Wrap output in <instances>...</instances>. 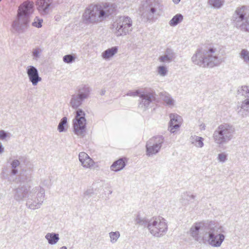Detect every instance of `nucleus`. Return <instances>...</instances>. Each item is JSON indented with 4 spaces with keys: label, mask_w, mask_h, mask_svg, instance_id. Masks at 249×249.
<instances>
[{
    "label": "nucleus",
    "mask_w": 249,
    "mask_h": 249,
    "mask_svg": "<svg viewBox=\"0 0 249 249\" xmlns=\"http://www.w3.org/2000/svg\"><path fill=\"white\" fill-rule=\"evenodd\" d=\"M224 228L213 221L195 223L190 230L193 239L199 243H207L213 247H219L224 241Z\"/></svg>",
    "instance_id": "f257e3e1"
},
{
    "label": "nucleus",
    "mask_w": 249,
    "mask_h": 249,
    "mask_svg": "<svg viewBox=\"0 0 249 249\" xmlns=\"http://www.w3.org/2000/svg\"><path fill=\"white\" fill-rule=\"evenodd\" d=\"M219 52L212 46H205L196 50L192 57V61L203 67L213 68L219 66L223 59L218 57Z\"/></svg>",
    "instance_id": "f03ea898"
},
{
    "label": "nucleus",
    "mask_w": 249,
    "mask_h": 249,
    "mask_svg": "<svg viewBox=\"0 0 249 249\" xmlns=\"http://www.w3.org/2000/svg\"><path fill=\"white\" fill-rule=\"evenodd\" d=\"M34 7V3L30 1H25L19 6L16 19L12 24L13 33L19 34L26 32L29 26Z\"/></svg>",
    "instance_id": "7ed1b4c3"
},
{
    "label": "nucleus",
    "mask_w": 249,
    "mask_h": 249,
    "mask_svg": "<svg viewBox=\"0 0 249 249\" xmlns=\"http://www.w3.org/2000/svg\"><path fill=\"white\" fill-rule=\"evenodd\" d=\"M84 101L77 94L75 93L71 96L70 101L71 107L76 109L74 118L72 121L73 132L75 134L80 136H84L86 130V114L82 109L78 108Z\"/></svg>",
    "instance_id": "20e7f679"
},
{
    "label": "nucleus",
    "mask_w": 249,
    "mask_h": 249,
    "mask_svg": "<svg viewBox=\"0 0 249 249\" xmlns=\"http://www.w3.org/2000/svg\"><path fill=\"white\" fill-rule=\"evenodd\" d=\"M142 17L147 21H155L158 17L161 15L163 5L159 0H143L139 7Z\"/></svg>",
    "instance_id": "39448f33"
},
{
    "label": "nucleus",
    "mask_w": 249,
    "mask_h": 249,
    "mask_svg": "<svg viewBox=\"0 0 249 249\" xmlns=\"http://www.w3.org/2000/svg\"><path fill=\"white\" fill-rule=\"evenodd\" d=\"M231 20L237 29L249 33V6L242 5L237 7Z\"/></svg>",
    "instance_id": "423d86ee"
},
{
    "label": "nucleus",
    "mask_w": 249,
    "mask_h": 249,
    "mask_svg": "<svg viewBox=\"0 0 249 249\" xmlns=\"http://www.w3.org/2000/svg\"><path fill=\"white\" fill-rule=\"evenodd\" d=\"M231 20L237 29L249 33V6L242 5L237 7Z\"/></svg>",
    "instance_id": "0eeeda50"
},
{
    "label": "nucleus",
    "mask_w": 249,
    "mask_h": 249,
    "mask_svg": "<svg viewBox=\"0 0 249 249\" xmlns=\"http://www.w3.org/2000/svg\"><path fill=\"white\" fill-rule=\"evenodd\" d=\"M235 133L234 127L228 123L220 124L214 131L213 138L219 146L223 145L231 141Z\"/></svg>",
    "instance_id": "6e6552de"
},
{
    "label": "nucleus",
    "mask_w": 249,
    "mask_h": 249,
    "mask_svg": "<svg viewBox=\"0 0 249 249\" xmlns=\"http://www.w3.org/2000/svg\"><path fill=\"white\" fill-rule=\"evenodd\" d=\"M45 197V190L41 186L36 187L29 192L26 201V206L32 210L39 208L42 205Z\"/></svg>",
    "instance_id": "1a4fd4ad"
},
{
    "label": "nucleus",
    "mask_w": 249,
    "mask_h": 249,
    "mask_svg": "<svg viewBox=\"0 0 249 249\" xmlns=\"http://www.w3.org/2000/svg\"><path fill=\"white\" fill-rule=\"evenodd\" d=\"M103 15L101 13L100 5L92 4L85 9L82 19L86 24H94L103 21Z\"/></svg>",
    "instance_id": "9d476101"
},
{
    "label": "nucleus",
    "mask_w": 249,
    "mask_h": 249,
    "mask_svg": "<svg viewBox=\"0 0 249 249\" xmlns=\"http://www.w3.org/2000/svg\"><path fill=\"white\" fill-rule=\"evenodd\" d=\"M117 36L125 35L132 30V20L128 16H120L113 24Z\"/></svg>",
    "instance_id": "9b49d317"
},
{
    "label": "nucleus",
    "mask_w": 249,
    "mask_h": 249,
    "mask_svg": "<svg viewBox=\"0 0 249 249\" xmlns=\"http://www.w3.org/2000/svg\"><path fill=\"white\" fill-rule=\"evenodd\" d=\"M162 221L160 218L153 217L148 226L150 233L155 237H160L164 235L167 231V224L163 218Z\"/></svg>",
    "instance_id": "f8f14e48"
},
{
    "label": "nucleus",
    "mask_w": 249,
    "mask_h": 249,
    "mask_svg": "<svg viewBox=\"0 0 249 249\" xmlns=\"http://www.w3.org/2000/svg\"><path fill=\"white\" fill-rule=\"evenodd\" d=\"M156 99L157 95L154 90H144L140 95L138 108L142 111H145L154 106Z\"/></svg>",
    "instance_id": "ddd939ff"
},
{
    "label": "nucleus",
    "mask_w": 249,
    "mask_h": 249,
    "mask_svg": "<svg viewBox=\"0 0 249 249\" xmlns=\"http://www.w3.org/2000/svg\"><path fill=\"white\" fill-rule=\"evenodd\" d=\"M164 142L162 136H157L150 139L146 144V155L150 157L158 153Z\"/></svg>",
    "instance_id": "4468645a"
},
{
    "label": "nucleus",
    "mask_w": 249,
    "mask_h": 249,
    "mask_svg": "<svg viewBox=\"0 0 249 249\" xmlns=\"http://www.w3.org/2000/svg\"><path fill=\"white\" fill-rule=\"evenodd\" d=\"M237 94L238 96L241 95L246 98L237 107L238 113L244 116L249 112V87L246 86L241 87L238 89Z\"/></svg>",
    "instance_id": "2eb2a0df"
},
{
    "label": "nucleus",
    "mask_w": 249,
    "mask_h": 249,
    "mask_svg": "<svg viewBox=\"0 0 249 249\" xmlns=\"http://www.w3.org/2000/svg\"><path fill=\"white\" fill-rule=\"evenodd\" d=\"M26 73L29 81L33 86H36L42 80L37 69L33 66H29L26 68Z\"/></svg>",
    "instance_id": "dca6fc26"
},
{
    "label": "nucleus",
    "mask_w": 249,
    "mask_h": 249,
    "mask_svg": "<svg viewBox=\"0 0 249 249\" xmlns=\"http://www.w3.org/2000/svg\"><path fill=\"white\" fill-rule=\"evenodd\" d=\"M29 188L24 185H20L13 191L14 198L17 201H20L28 197Z\"/></svg>",
    "instance_id": "f3484780"
},
{
    "label": "nucleus",
    "mask_w": 249,
    "mask_h": 249,
    "mask_svg": "<svg viewBox=\"0 0 249 249\" xmlns=\"http://www.w3.org/2000/svg\"><path fill=\"white\" fill-rule=\"evenodd\" d=\"M53 2V0H37L36 2L37 9L42 15L48 14Z\"/></svg>",
    "instance_id": "a211bd4d"
},
{
    "label": "nucleus",
    "mask_w": 249,
    "mask_h": 249,
    "mask_svg": "<svg viewBox=\"0 0 249 249\" xmlns=\"http://www.w3.org/2000/svg\"><path fill=\"white\" fill-rule=\"evenodd\" d=\"M117 6L115 3H105L103 6L100 5L101 13H103V20L114 14L117 10Z\"/></svg>",
    "instance_id": "6ab92c4d"
},
{
    "label": "nucleus",
    "mask_w": 249,
    "mask_h": 249,
    "mask_svg": "<svg viewBox=\"0 0 249 249\" xmlns=\"http://www.w3.org/2000/svg\"><path fill=\"white\" fill-rule=\"evenodd\" d=\"M170 121L169 123V128L171 133H174L176 129L180 126L181 118L177 114L171 113L170 115Z\"/></svg>",
    "instance_id": "aec40b11"
},
{
    "label": "nucleus",
    "mask_w": 249,
    "mask_h": 249,
    "mask_svg": "<svg viewBox=\"0 0 249 249\" xmlns=\"http://www.w3.org/2000/svg\"><path fill=\"white\" fill-rule=\"evenodd\" d=\"M175 58L176 53L174 51L170 48H167L164 54L159 57V60L161 63H169L173 61Z\"/></svg>",
    "instance_id": "412c9836"
},
{
    "label": "nucleus",
    "mask_w": 249,
    "mask_h": 249,
    "mask_svg": "<svg viewBox=\"0 0 249 249\" xmlns=\"http://www.w3.org/2000/svg\"><path fill=\"white\" fill-rule=\"evenodd\" d=\"M79 160L83 167L88 168L92 166L94 161L85 152H81L79 154Z\"/></svg>",
    "instance_id": "4be33fe9"
},
{
    "label": "nucleus",
    "mask_w": 249,
    "mask_h": 249,
    "mask_svg": "<svg viewBox=\"0 0 249 249\" xmlns=\"http://www.w3.org/2000/svg\"><path fill=\"white\" fill-rule=\"evenodd\" d=\"M91 90L90 88L88 85H82L78 88L76 94L85 100L89 97Z\"/></svg>",
    "instance_id": "5701e85b"
},
{
    "label": "nucleus",
    "mask_w": 249,
    "mask_h": 249,
    "mask_svg": "<svg viewBox=\"0 0 249 249\" xmlns=\"http://www.w3.org/2000/svg\"><path fill=\"white\" fill-rule=\"evenodd\" d=\"M126 163L124 159H120L114 161L110 166L111 170L118 172L122 170L125 166Z\"/></svg>",
    "instance_id": "b1692460"
},
{
    "label": "nucleus",
    "mask_w": 249,
    "mask_h": 249,
    "mask_svg": "<svg viewBox=\"0 0 249 249\" xmlns=\"http://www.w3.org/2000/svg\"><path fill=\"white\" fill-rule=\"evenodd\" d=\"M135 222L136 225L142 226L148 229V224L151 222V218L148 219L145 217H143L140 214H138L135 219Z\"/></svg>",
    "instance_id": "393cba45"
},
{
    "label": "nucleus",
    "mask_w": 249,
    "mask_h": 249,
    "mask_svg": "<svg viewBox=\"0 0 249 249\" xmlns=\"http://www.w3.org/2000/svg\"><path fill=\"white\" fill-rule=\"evenodd\" d=\"M117 52L118 47L116 46L112 47L104 51L102 54V56L104 59L107 60L114 56Z\"/></svg>",
    "instance_id": "a878e982"
},
{
    "label": "nucleus",
    "mask_w": 249,
    "mask_h": 249,
    "mask_svg": "<svg viewBox=\"0 0 249 249\" xmlns=\"http://www.w3.org/2000/svg\"><path fill=\"white\" fill-rule=\"evenodd\" d=\"M45 238L50 245L55 244L59 240L58 234L54 232L48 233L45 235Z\"/></svg>",
    "instance_id": "bb28decb"
},
{
    "label": "nucleus",
    "mask_w": 249,
    "mask_h": 249,
    "mask_svg": "<svg viewBox=\"0 0 249 249\" xmlns=\"http://www.w3.org/2000/svg\"><path fill=\"white\" fill-rule=\"evenodd\" d=\"M204 139L201 137L197 136H192L190 137V142L196 147L201 148L204 146Z\"/></svg>",
    "instance_id": "cd10ccee"
},
{
    "label": "nucleus",
    "mask_w": 249,
    "mask_h": 249,
    "mask_svg": "<svg viewBox=\"0 0 249 249\" xmlns=\"http://www.w3.org/2000/svg\"><path fill=\"white\" fill-rule=\"evenodd\" d=\"M181 203L184 205H186L189 204V202L192 199H194L196 197V196L193 195H190L189 193L185 192L181 195Z\"/></svg>",
    "instance_id": "c85d7f7f"
},
{
    "label": "nucleus",
    "mask_w": 249,
    "mask_h": 249,
    "mask_svg": "<svg viewBox=\"0 0 249 249\" xmlns=\"http://www.w3.org/2000/svg\"><path fill=\"white\" fill-rule=\"evenodd\" d=\"M160 97L167 106H172L174 104V101L171 95L167 92H161Z\"/></svg>",
    "instance_id": "c756f323"
},
{
    "label": "nucleus",
    "mask_w": 249,
    "mask_h": 249,
    "mask_svg": "<svg viewBox=\"0 0 249 249\" xmlns=\"http://www.w3.org/2000/svg\"><path fill=\"white\" fill-rule=\"evenodd\" d=\"M183 19V17L181 14H178L174 16L169 21L171 26H176L180 23Z\"/></svg>",
    "instance_id": "7c9ffc66"
},
{
    "label": "nucleus",
    "mask_w": 249,
    "mask_h": 249,
    "mask_svg": "<svg viewBox=\"0 0 249 249\" xmlns=\"http://www.w3.org/2000/svg\"><path fill=\"white\" fill-rule=\"evenodd\" d=\"M224 0H208V4L213 8L219 9L224 4Z\"/></svg>",
    "instance_id": "2f4dec72"
},
{
    "label": "nucleus",
    "mask_w": 249,
    "mask_h": 249,
    "mask_svg": "<svg viewBox=\"0 0 249 249\" xmlns=\"http://www.w3.org/2000/svg\"><path fill=\"white\" fill-rule=\"evenodd\" d=\"M239 57L249 66V51L247 49H242L239 53Z\"/></svg>",
    "instance_id": "473e14b6"
},
{
    "label": "nucleus",
    "mask_w": 249,
    "mask_h": 249,
    "mask_svg": "<svg viewBox=\"0 0 249 249\" xmlns=\"http://www.w3.org/2000/svg\"><path fill=\"white\" fill-rule=\"evenodd\" d=\"M67 118L66 117H63L57 126V130L59 132H65L67 130Z\"/></svg>",
    "instance_id": "72a5a7b5"
},
{
    "label": "nucleus",
    "mask_w": 249,
    "mask_h": 249,
    "mask_svg": "<svg viewBox=\"0 0 249 249\" xmlns=\"http://www.w3.org/2000/svg\"><path fill=\"white\" fill-rule=\"evenodd\" d=\"M11 166V174L13 175H16L18 173L17 167L20 165V161L18 160H14L10 163Z\"/></svg>",
    "instance_id": "f704fd0d"
},
{
    "label": "nucleus",
    "mask_w": 249,
    "mask_h": 249,
    "mask_svg": "<svg viewBox=\"0 0 249 249\" xmlns=\"http://www.w3.org/2000/svg\"><path fill=\"white\" fill-rule=\"evenodd\" d=\"M76 56L74 54H67L63 57V61L67 64H71L74 62Z\"/></svg>",
    "instance_id": "c9c22d12"
},
{
    "label": "nucleus",
    "mask_w": 249,
    "mask_h": 249,
    "mask_svg": "<svg viewBox=\"0 0 249 249\" xmlns=\"http://www.w3.org/2000/svg\"><path fill=\"white\" fill-rule=\"evenodd\" d=\"M109 235L110 238V242L112 243H115L119 238L120 234L118 231L115 232L111 231L109 233Z\"/></svg>",
    "instance_id": "e433bc0d"
},
{
    "label": "nucleus",
    "mask_w": 249,
    "mask_h": 249,
    "mask_svg": "<svg viewBox=\"0 0 249 249\" xmlns=\"http://www.w3.org/2000/svg\"><path fill=\"white\" fill-rule=\"evenodd\" d=\"M167 72V68L165 66L161 65L158 67V72L160 76H165Z\"/></svg>",
    "instance_id": "4c0bfd02"
},
{
    "label": "nucleus",
    "mask_w": 249,
    "mask_h": 249,
    "mask_svg": "<svg viewBox=\"0 0 249 249\" xmlns=\"http://www.w3.org/2000/svg\"><path fill=\"white\" fill-rule=\"evenodd\" d=\"M42 19L39 18L37 17H36L34 19V21L32 22V25L33 26L39 28L42 26Z\"/></svg>",
    "instance_id": "58836bf2"
},
{
    "label": "nucleus",
    "mask_w": 249,
    "mask_h": 249,
    "mask_svg": "<svg viewBox=\"0 0 249 249\" xmlns=\"http://www.w3.org/2000/svg\"><path fill=\"white\" fill-rule=\"evenodd\" d=\"M41 52V50L39 48H36L33 51L32 55L33 59L37 60L40 56V53Z\"/></svg>",
    "instance_id": "ea45409f"
},
{
    "label": "nucleus",
    "mask_w": 249,
    "mask_h": 249,
    "mask_svg": "<svg viewBox=\"0 0 249 249\" xmlns=\"http://www.w3.org/2000/svg\"><path fill=\"white\" fill-rule=\"evenodd\" d=\"M217 159L219 161L224 162L227 160V155L224 153H220L218 155Z\"/></svg>",
    "instance_id": "a19ab883"
},
{
    "label": "nucleus",
    "mask_w": 249,
    "mask_h": 249,
    "mask_svg": "<svg viewBox=\"0 0 249 249\" xmlns=\"http://www.w3.org/2000/svg\"><path fill=\"white\" fill-rule=\"evenodd\" d=\"M142 92L140 91L139 90H136L134 91H129L126 94V95L127 96H139L141 93H142Z\"/></svg>",
    "instance_id": "79ce46f5"
},
{
    "label": "nucleus",
    "mask_w": 249,
    "mask_h": 249,
    "mask_svg": "<svg viewBox=\"0 0 249 249\" xmlns=\"http://www.w3.org/2000/svg\"><path fill=\"white\" fill-rule=\"evenodd\" d=\"M94 193V190L93 188L88 189L84 193V196H91Z\"/></svg>",
    "instance_id": "37998d69"
},
{
    "label": "nucleus",
    "mask_w": 249,
    "mask_h": 249,
    "mask_svg": "<svg viewBox=\"0 0 249 249\" xmlns=\"http://www.w3.org/2000/svg\"><path fill=\"white\" fill-rule=\"evenodd\" d=\"M7 137V133L3 130H0V140H4Z\"/></svg>",
    "instance_id": "c03bdc74"
},
{
    "label": "nucleus",
    "mask_w": 249,
    "mask_h": 249,
    "mask_svg": "<svg viewBox=\"0 0 249 249\" xmlns=\"http://www.w3.org/2000/svg\"><path fill=\"white\" fill-rule=\"evenodd\" d=\"M4 148L1 142H0V155L4 152Z\"/></svg>",
    "instance_id": "a18cd8bd"
},
{
    "label": "nucleus",
    "mask_w": 249,
    "mask_h": 249,
    "mask_svg": "<svg viewBox=\"0 0 249 249\" xmlns=\"http://www.w3.org/2000/svg\"><path fill=\"white\" fill-rule=\"evenodd\" d=\"M180 0H173V1L175 4H178L180 2Z\"/></svg>",
    "instance_id": "49530a36"
},
{
    "label": "nucleus",
    "mask_w": 249,
    "mask_h": 249,
    "mask_svg": "<svg viewBox=\"0 0 249 249\" xmlns=\"http://www.w3.org/2000/svg\"><path fill=\"white\" fill-rule=\"evenodd\" d=\"M105 92H106L105 90H102L101 91V94L102 95H104V94H105Z\"/></svg>",
    "instance_id": "de8ad7c7"
},
{
    "label": "nucleus",
    "mask_w": 249,
    "mask_h": 249,
    "mask_svg": "<svg viewBox=\"0 0 249 249\" xmlns=\"http://www.w3.org/2000/svg\"><path fill=\"white\" fill-rule=\"evenodd\" d=\"M59 249H67V248L66 247L63 246V247L60 248Z\"/></svg>",
    "instance_id": "09e8293b"
},
{
    "label": "nucleus",
    "mask_w": 249,
    "mask_h": 249,
    "mask_svg": "<svg viewBox=\"0 0 249 249\" xmlns=\"http://www.w3.org/2000/svg\"><path fill=\"white\" fill-rule=\"evenodd\" d=\"M43 184H44V185H47V182H45V181H44V182H43Z\"/></svg>",
    "instance_id": "8fccbe9b"
},
{
    "label": "nucleus",
    "mask_w": 249,
    "mask_h": 249,
    "mask_svg": "<svg viewBox=\"0 0 249 249\" xmlns=\"http://www.w3.org/2000/svg\"><path fill=\"white\" fill-rule=\"evenodd\" d=\"M43 184H44V185H47V182H45V181H44V182H43Z\"/></svg>",
    "instance_id": "3c124183"
},
{
    "label": "nucleus",
    "mask_w": 249,
    "mask_h": 249,
    "mask_svg": "<svg viewBox=\"0 0 249 249\" xmlns=\"http://www.w3.org/2000/svg\"><path fill=\"white\" fill-rule=\"evenodd\" d=\"M109 193L111 194L112 193V191L109 192Z\"/></svg>",
    "instance_id": "603ef678"
},
{
    "label": "nucleus",
    "mask_w": 249,
    "mask_h": 249,
    "mask_svg": "<svg viewBox=\"0 0 249 249\" xmlns=\"http://www.w3.org/2000/svg\"><path fill=\"white\" fill-rule=\"evenodd\" d=\"M1 0H0V1H1Z\"/></svg>",
    "instance_id": "864d4df0"
}]
</instances>
